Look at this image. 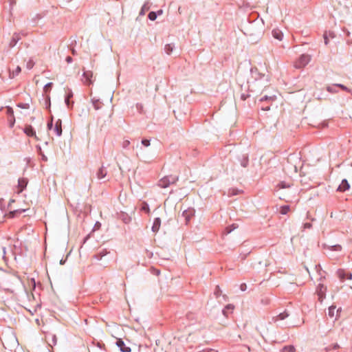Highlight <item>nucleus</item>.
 Masks as SVG:
<instances>
[{"instance_id": "1", "label": "nucleus", "mask_w": 352, "mask_h": 352, "mask_svg": "<svg viewBox=\"0 0 352 352\" xmlns=\"http://www.w3.org/2000/svg\"><path fill=\"white\" fill-rule=\"evenodd\" d=\"M178 179L177 177H172V176H166L163 177L159 181L158 185L161 188H166L168 187L170 184L175 183Z\"/></svg>"}, {"instance_id": "2", "label": "nucleus", "mask_w": 352, "mask_h": 352, "mask_svg": "<svg viewBox=\"0 0 352 352\" xmlns=\"http://www.w3.org/2000/svg\"><path fill=\"white\" fill-rule=\"evenodd\" d=\"M310 61V57L309 55L303 54L299 57V58L295 62L294 67L296 68H302L308 64Z\"/></svg>"}, {"instance_id": "3", "label": "nucleus", "mask_w": 352, "mask_h": 352, "mask_svg": "<svg viewBox=\"0 0 352 352\" xmlns=\"http://www.w3.org/2000/svg\"><path fill=\"white\" fill-rule=\"evenodd\" d=\"M93 72L91 71H85L82 75V82L86 85H90L93 84Z\"/></svg>"}, {"instance_id": "4", "label": "nucleus", "mask_w": 352, "mask_h": 352, "mask_svg": "<svg viewBox=\"0 0 352 352\" xmlns=\"http://www.w3.org/2000/svg\"><path fill=\"white\" fill-rule=\"evenodd\" d=\"M116 345L120 348L122 352H131V348L126 346L122 339L119 338L116 341Z\"/></svg>"}, {"instance_id": "5", "label": "nucleus", "mask_w": 352, "mask_h": 352, "mask_svg": "<svg viewBox=\"0 0 352 352\" xmlns=\"http://www.w3.org/2000/svg\"><path fill=\"white\" fill-rule=\"evenodd\" d=\"M54 131L57 136H60L62 134V122L60 120H58L54 128Z\"/></svg>"}, {"instance_id": "6", "label": "nucleus", "mask_w": 352, "mask_h": 352, "mask_svg": "<svg viewBox=\"0 0 352 352\" xmlns=\"http://www.w3.org/2000/svg\"><path fill=\"white\" fill-rule=\"evenodd\" d=\"M25 133L30 137H34L36 138V132L30 125H26L24 129Z\"/></svg>"}, {"instance_id": "7", "label": "nucleus", "mask_w": 352, "mask_h": 352, "mask_svg": "<svg viewBox=\"0 0 352 352\" xmlns=\"http://www.w3.org/2000/svg\"><path fill=\"white\" fill-rule=\"evenodd\" d=\"M272 36L274 38L278 40V41H282L283 38V32L278 30V29H274L272 30Z\"/></svg>"}, {"instance_id": "8", "label": "nucleus", "mask_w": 352, "mask_h": 352, "mask_svg": "<svg viewBox=\"0 0 352 352\" xmlns=\"http://www.w3.org/2000/svg\"><path fill=\"white\" fill-rule=\"evenodd\" d=\"M349 188V184L347 180L343 179L338 189L340 191H346Z\"/></svg>"}, {"instance_id": "9", "label": "nucleus", "mask_w": 352, "mask_h": 352, "mask_svg": "<svg viewBox=\"0 0 352 352\" xmlns=\"http://www.w3.org/2000/svg\"><path fill=\"white\" fill-rule=\"evenodd\" d=\"M160 224H161L160 219V218L155 219L154 222H153V227H152L153 231L155 232H157L159 230V229H160Z\"/></svg>"}, {"instance_id": "10", "label": "nucleus", "mask_w": 352, "mask_h": 352, "mask_svg": "<svg viewBox=\"0 0 352 352\" xmlns=\"http://www.w3.org/2000/svg\"><path fill=\"white\" fill-rule=\"evenodd\" d=\"M91 102H92V104H93V106L94 107V109L96 110H98L101 108L102 107V102L100 101L99 99H96L95 98H93L91 99Z\"/></svg>"}, {"instance_id": "11", "label": "nucleus", "mask_w": 352, "mask_h": 352, "mask_svg": "<svg viewBox=\"0 0 352 352\" xmlns=\"http://www.w3.org/2000/svg\"><path fill=\"white\" fill-rule=\"evenodd\" d=\"M336 306H333V305H332V306H331V307L329 308L328 315H329V317L333 318V317H334V316H336V317H337V316H338V314L339 310L338 309V310L336 311V314H335V312H336Z\"/></svg>"}, {"instance_id": "12", "label": "nucleus", "mask_w": 352, "mask_h": 352, "mask_svg": "<svg viewBox=\"0 0 352 352\" xmlns=\"http://www.w3.org/2000/svg\"><path fill=\"white\" fill-rule=\"evenodd\" d=\"M106 175H107L106 170L103 167H101L100 168H99V170L97 172L98 178L100 179H103L105 177Z\"/></svg>"}, {"instance_id": "13", "label": "nucleus", "mask_w": 352, "mask_h": 352, "mask_svg": "<svg viewBox=\"0 0 352 352\" xmlns=\"http://www.w3.org/2000/svg\"><path fill=\"white\" fill-rule=\"evenodd\" d=\"M18 184H19V188H20V190H19V192H20L27 186L28 182L25 179L22 178V179H19Z\"/></svg>"}, {"instance_id": "14", "label": "nucleus", "mask_w": 352, "mask_h": 352, "mask_svg": "<svg viewBox=\"0 0 352 352\" xmlns=\"http://www.w3.org/2000/svg\"><path fill=\"white\" fill-rule=\"evenodd\" d=\"M193 214H194L193 211L190 210H185L183 212V216L185 217L186 222H188L190 219L191 217H192Z\"/></svg>"}, {"instance_id": "15", "label": "nucleus", "mask_w": 352, "mask_h": 352, "mask_svg": "<svg viewBox=\"0 0 352 352\" xmlns=\"http://www.w3.org/2000/svg\"><path fill=\"white\" fill-rule=\"evenodd\" d=\"M337 274L342 281H344V279L346 278V274L344 270H338L337 272Z\"/></svg>"}, {"instance_id": "16", "label": "nucleus", "mask_w": 352, "mask_h": 352, "mask_svg": "<svg viewBox=\"0 0 352 352\" xmlns=\"http://www.w3.org/2000/svg\"><path fill=\"white\" fill-rule=\"evenodd\" d=\"M292 185V183H286L285 182H281L278 184L277 188H278V189L289 188Z\"/></svg>"}, {"instance_id": "17", "label": "nucleus", "mask_w": 352, "mask_h": 352, "mask_svg": "<svg viewBox=\"0 0 352 352\" xmlns=\"http://www.w3.org/2000/svg\"><path fill=\"white\" fill-rule=\"evenodd\" d=\"M141 210L146 212V213H149L150 209L148 205L146 202H143L141 205Z\"/></svg>"}, {"instance_id": "18", "label": "nucleus", "mask_w": 352, "mask_h": 352, "mask_svg": "<svg viewBox=\"0 0 352 352\" xmlns=\"http://www.w3.org/2000/svg\"><path fill=\"white\" fill-rule=\"evenodd\" d=\"M289 210V207L288 206H284L280 208V213L283 214H286Z\"/></svg>"}, {"instance_id": "19", "label": "nucleus", "mask_w": 352, "mask_h": 352, "mask_svg": "<svg viewBox=\"0 0 352 352\" xmlns=\"http://www.w3.org/2000/svg\"><path fill=\"white\" fill-rule=\"evenodd\" d=\"M173 46L170 44H168L165 46V52L166 54H170L173 51Z\"/></svg>"}, {"instance_id": "20", "label": "nucleus", "mask_w": 352, "mask_h": 352, "mask_svg": "<svg viewBox=\"0 0 352 352\" xmlns=\"http://www.w3.org/2000/svg\"><path fill=\"white\" fill-rule=\"evenodd\" d=\"M295 349L293 346H287L283 349V352H294Z\"/></svg>"}, {"instance_id": "21", "label": "nucleus", "mask_w": 352, "mask_h": 352, "mask_svg": "<svg viewBox=\"0 0 352 352\" xmlns=\"http://www.w3.org/2000/svg\"><path fill=\"white\" fill-rule=\"evenodd\" d=\"M148 18L151 21H154L157 18V14L155 12H151L149 14H148Z\"/></svg>"}, {"instance_id": "22", "label": "nucleus", "mask_w": 352, "mask_h": 352, "mask_svg": "<svg viewBox=\"0 0 352 352\" xmlns=\"http://www.w3.org/2000/svg\"><path fill=\"white\" fill-rule=\"evenodd\" d=\"M6 113L9 116H14V111H13V109L10 107H8L6 108Z\"/></svg>"}, {"instance_id": "23", "label": "nucleus", "mask_w": 352, "mask_h": 352, "mask_svg": "<svg viewBox=\"0 0 352 352\" xmlns=\"http://www.w3.org/2000/svg\"><path fill=\"white\" fill-rule=\"evenodd\" d=\"M8 121L10 122V126H12L15 122V118H14V116H9L8 118Z\"/></svg>"}, {"instance_id": "24", "label": "nucleus", "mask_w": 352, "mask_h": 352, "mask_svg": "<svg viewBox=\"0 0 352 352\" xmlns=\"http://www.w3.org/2000/svg\"><path fill=\"white\" fill-rule=\"evenodd\" d=\"M142 144L144 146H148L150 145V141L148 140L144 139V140H142Z\"/></svg>"}, {"instance_id": "25", "label": "nucleus", "mask_w": 352, "mask_h": 352, "mask_svg": "<svg viewBox=\"0 0 352 352\" xmlns=\"http://www.w3.org/2000/svg\"><path fill=\"white\" fill-rule=\"evenodd\" d=\"M240 289L241 291H245L247 289V285L245 283H242L240 285Z\"/></svg>"}, {"instance_id": "26", "label": "nucleus", "mask_w": 352, "mask_h": 352, "mask_svg": "<svg viewBox=\"0 0 352 352\" xmlns=\"http://www.w3.org/2000/svg\"><path fill=\"white\" fill-rule=\"evenodd\" d=\"M18 212H19L18 210L12 211V212H10L9 216L10 217H14L15 214H16Z\"/></svg>"}, {"instance_id": "27", "label": "nucleus", "mask_w": 352, "mask_h": 352, "mask_svg": "<svg viewBox=\"0 0 352 352\" xmlns=\"http://www.w3.org/2000/svg\"><path fill=\"white\" fill-rule=\"evenodd\" d=\"M311 226V225L309 223H306L304 224V228H310Z\"/></svg>"}, {"instance_id": "28", "label": "nucleus", "mask_w": 352, "mask_h": 352, "mask_svg": "<svg viewBox=\"0 0 352 352\" xmlns=\"http://www.w3.org/2000/svg\"><path fill=\"white\" fill-rule=\"evenodd\" d=\"M66 61H67L68 63H71V62L72 61V57H70V56H67V57L66 58Z\"/></svg>"}, {"instance_id": "29", "label": "nucleus", "mask_w": 352, "mask_h": 352, "mask_svg": "<svg viewBox=\"0 0 352 352\" xmlns=\"http://www.w3.org/2000/svg\"><path fill=\"white\" fill-rule=\"evenodd\" d=\"M346 278H347V279L351 280L352 274H346Z\"/></svg>"}, {"instance_id": "30", "label": "nucleus", "mask_w": 352, "mask_h": 352, "mask_svg": "<svg viewBox=\"0 0 352 352\" xmlns=\"http://www.w3.org/2000/svg\"><path fill=\"white\" fill-rule=\"evenodd\" d=\"M20 72H21V68H20V67L18 66L16 69V73L19 74Z\"/></svg>"}, {"instance_id": "31", "label": "nucleus", "mask_w": 352, "mask_h": 352, "mask_svg": "<svg viewBox=\"0 0 352 352\" xmlns=\"http://www.w3.org/2000/svg\"><path fill=\"white\" fill-rule=\"evenodd\" d=\"M337 86H338V87H341L342 89H344V90L346 89V88L344 85H340V84H339V85H337Z\"/></svg>"}, {"instance_id": "32", "label": "nucleus", "mask_w": 352, "mask_h": 352, "mask_svg": "<svg viewBox=\"0 0 352 352\" xmlns=\"http://www.w3.org/2000/svg\"><path fill=\"white\" fill-rule=\"evenodd\" d=\"M279 317H280V318L281 320H283V319H284V318H285V316H284L283 314H280V315H279Z\"/></svg>"}, {"instance_id": "33", "label": "nucleus", "mask_w": 352, "mask_h": 352, "mask_svg": "<svg viewBox=\"0 0 352 352\" xmlns=\"http://www.w3.org/2000/svg\"><path fill=\"white\" fill-rule=\"evenodd\" d=\"M328 41H329L328 38L325 36L324 37V43H325L326 45L328 44Z\"/></svg>"}, {"instance_id": "34", "label": "nucleus", "mask_w": 352, "mask_h": 352, "mask_svg": "<svg viewBox=\"0 0 352 352\" xmlns=\"http://www.w3.org/2000/svg\"><path fill=\"white\" fill-rule=\"evenodd\" d=\"M267 97L262 98H261V101H263V100H267Z\"/></svg>"}, {"instance_id": "35", "label": "nucleus", "mask_w": 352, "mask_h": 352, "mask_svg": "<svg viewBox=\"0 0 352 352\" xmlns=\"http://www.w3.org/2000/svg\"><path fill=\"white\" fill-rule=\"evenodd\" d=\"M52 123L48 124V127H49L50 129L52 127Z\"/></svg>"}, {"instance_id": "36", "label": "nucleus", "mask_w": 352, "mask_h": 352, "mask_svg": "<svg viewBox=\"0 0 352 352\" xmlns=\"http://www.w3.org/2000/svg\"><path fill=\"white\" fill-rule=\"evenodd\" d=\"M51 85V83H48L46 86H45V89L47 87V86H50Z\"/></svg>"}, {"instance_id": "37", "label": "nucleus", "mask_w": 352, "mask_h": 352, "mask_svg": "<svg viewBox=\"0 0 352 352\" xmlns=\"http://www.w3.org/2000/svg\"><path fill=\"white\" fill-rule=\"evenodd\" d=\"M19 106L21 107H23V108L25 107V106L23 104H19Z\"/></svg>"}, {"instance_id": "38", "label": "nucleus", "mask_w": 352, "mask_h": 352, "mask_svg": "<svg viewBox=\"0 0 352 352\" xmlns=\"http://www.w3.org/2000/svg\"><path fill=\"white\" fill-rule=\"evenodd\" d=\"M270 109V107H266L265 109H264V110H269Z\"/></svg>"}, {"instance_id": "39", "label": "nucleus", "mask_w": 352, "mask_h": 352, "mask_svg": "<svg viewBox=\"0 0 352 352\" xmlns=\"http://www.w3.org/2000/svg\"><path fill=\"white\" fill-rule=\"evenodd\" d=\"M227 308H228V309H231L232 307H231V306H230V305H228V306L227 307Z\"/></svg>"}, {"instance_id": "40", "label": "nucleus", "mask_w": 352, "mask_h": 352, "mask_svg": "<svg viewBox=\"0 0 352 352\" xmlns=\"http://www.w3.org/2000/svg\"><path fill=\"white\" fill-rule=\"evenodd\" d=\"M158 13L160 14H162V10H160V11L158 12Z\"/></svg>"}, {"instance_id": "41", "label": "nucleus", "mask_w": 352, "mask_h": 352, "mask_svg": "<svg viewBox=\"0 0 352 352\" xmlns=\"http://www.w3.org/2000/svg\"><path fill=\"white\" fill-rule=\"evenodd\" d=\"M66 102H67V104L69 103V98H67V99L66 100Z\"/></svg>"}, {"instance_id": "42", "label": "nucleus", "mask_w": 352, "mask_h": 352, "mask_svg": "<svg viewBox=\"0 0 352 352\" xmlns=\"http://www.w3.org/2000/svg\"><path fill=\"white\" fill-rule=\"evenodd\" d=\"M22 212H24V210H22ZM19 213H21V211H19Z\"/></svg>"}]
</instances>
